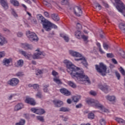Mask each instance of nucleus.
<instances>
[{
    "label": "nucleus",
    "mask_w": 125,
    "mask_h": 125,
    "mask_svg": "<svg viewBox=\"0 0 125 125\" xmlns=\"http://www.w3.org/2000/svg\"><path fill=\"white\" fill-rule=\"evenodd\" d=\"M99 87L104 93H108L109 92V86L106 84H104V85L100 84L99 85Z\"/></svg>",
    "instance_id": "obj_9"
},
{
    "label": "nucleus",
    "mask_w": 125,
    "mask_h": 125,
    "mask_svg": "<svg viewBox=\"0 0 125 125\" xmlns=\"http://www.w3.org/2000/svg\"><path fill=\"white\" fill-rule=\"evenodd\" d=\"M62 5H66L69 3V0H62L61 2Z\"/></svg>",
    "instance_id": "obj_38"
},
{
    "label": "nucleus",
    "mask_w": 125,
    "mask_h": 125,
    "mask_svg": "<svg viewBox=\"0 0 125 125\" xmlns=\"http://www.w3.org/2000/svg\"><path fill=\"white\" fill-rule=\"evenodd\" d=\"M37 18L39 22L42 24L43 28L47 31L49 32L51 30V28L54 29H57V26L53 23H51L50 21L45 19L41 15H37Z\"/></svg>",
    "instance_id": "obj_2"
},
{
    "label": "nucleus",
    "mask_w": 125,
    "mask_h": 125,
    "mask_svg": "<svg viewBox=\"0 0 125 125\" xmlns=\"http://www.w3.org/2000/svg\"><path fill=\"white\" fill-rule=\"evenodd\" d=\"M106 56L108 58H113V57H114V55L113 53H107L106 54Z\"/></svg>",
    "instance_id": "obj_47"
},
{
    "label": "nucleus",
    "mask_w": 125,
    "mask_h": 125,
    "mask_svg": "<svg viewBox=\"0 0 125 125\" xmlns=\"http://www.w3.org/2000/svg\"><path fill=\"white\" fill-rule=\"evenodd\" d=\"M33 87L35 90H39V88H40V85H39L38 84H34L33 85Z\"/></svg>",
    "instance_id": "obj_42"
},
{
    "label": "nucleus",
    "mask_w": 125,
    "mask_h": 125,
    "mask_svg": "<svg viewBox=\"0 0 125 125\" xmlns=\"http://www.w3.org/2000/svg\"><path fill=\"white\" fill-rule=\"evenodd\" d=\"M94 114L92 112H90L88 114V119H89L90 120H93L94 119Z\"/></svg>",
    "instance_id": "obj_37"
},
{
    "label": "nucleus",
    "mask_w": 125,
    "mask_h": 125,
    "mask_svg": "<svg viewBox=\"0 0 125 125\" xmlns=\"http://www.w3.org/2000/svg\"><path fill=\"white\" fill-rule=\"evenodd\" d=\"M5 55V54L4 53V52H0V58H2V57H4Z\"/></svg>",
    "instance_id": "obj_54"
},
{
    "label": "nucleus",
    "mask_w": 125,
    "mask_h": 125,
    "mask_svg": "<svg viewBox=\"0 0 125 125\" xmlns=\"http://www.w3.org/2000/svg\"><path fill=\"white\" fill-rule=\"evenodd\" d=\"M95 69L98 73L101 74L102 76H106L107 66H106V65L104 64L103 62L100 63L99 65L98 64H96Z\"/></svg>",
    "instance_id": "obj_4"
},
{
    "label": "nucleus",
    "mask_w": 125,
    "mask_h": 125,
    "mask_svg": "<svg viewBox=\"0 0 125 125\" xmlns=\"http://www.w3.org/2000/svg\"><path fill=\"white\" fill-rule=\"evenodd\" d=\"M27 36L30 42H38L39 41V38L36 33L28 31L27 33Z\"/></svg>",
    "instance_id": "obj_6"
},
{
    "label": "nucleus",
    "mask_w": 125,
    "mask_h": 125,
    "mask_svg": "<svg viewBox=\"0 0 125 125\" xmlns=\"http://www.w3.org/2000/svg\"><path fill=\"white\" fill-rule=\"evenodd\" d=\"M60 37H61V38H63L65 42H69V37H68V36H65V34L61 33L60 34Z\"/></svg>",
    "instance_id": "obj_29"
},
{
    "label": "nucleus",
    "mask_w": 125,
    "mask_h": 125,
    "mask_svg": "<svg viewBox=\"0 0 125 125\" xmlns=\"http://www.w3.org/2000/svg\"><path fill=\"white\" fill-rule=\"evenodd\" d=\"M51 17L54 21L57 22V21H59L60 19L58 15L57 14H53L51 15Z\"/></svg>",
    "instance_id": "obj_22"
},
{
    "label": "nucleus",
    "mask_w": 125,
    "mask_h": 125,
    "mask_svg": "<svg viewBox=\"0 0 125 125\" xmlns=\"http://www.w3.org/2000/svg\"><path fill=\"white\" fill-rule=\"evenodd\" d=\"M68 84L71 87H73V88H76L77 87V85H76V84L74 83L73 82L71 81H68L67 82Z\"/></svg>",
    "instance_id": "obj_35"
},
{
    "label": "nucleus",
    "mask_w": 125,
    "mask_h": 125,
    "mask_svg": "<svg viewBox=\"0 0 125 125\" xmlns=\"http://www.w3.org/2000/svg\"><path fill=\"white\" fill-rule=\"evenodd\" d=\"M76 28H77V29H82V25H81V23H77V26H76Z\"/></svg>",
    "instance_id": "obj_55"
},
{
    "label": "nucleus",
    "mask_w": 125,
    "mask_h": 125,
    "mask_svg": "<svg viewBox=\"0 0 125 125\" xmlns=\"http://www.w3.org/2000/svg\"><path fill=\"white\" fill-rule=\"evenodd\" d=\"M115 75L118 79V80H120L121 79V74L119 73L117 71L115 72Z\"/></svg>",
    "instance_id": "obj_49"
},
{
    "label": "nucleus",
    "mask_w": 125,
    "mask_h": 125,
    "mask_svg": "<svg viewBox=\"0 0 125 125\" xmlns=\"http://www.w3.org/2000/svg\"><path fill=\"white\" fill-rule=\"evenodd\" d=\"M73 10L74 14H75L76 16H78V17H81V16L83 14L82 9H81V8L78 6L74 7Z\"/></svg>",
    "instance_id": "obj_7"
},
{
    "label": "nucleus",
    "mask_w": 125,
    "mask_h": 125,
    "mask_svg": "<svg viewBox=\"0 0 125 125\" xmlns=\"http://www.w3.org/2000/svg\"><path fill=\"white\" fill-rule=\"evenodd\" d=\"M25 103H27V104H30L32 106H35V105H36V102L35 101V100H34V99L33 98H26L25 100Z\"/></svg>",
    "instance_id": "obj_13"
},
{
    "label": "nucleus",
    "mask_w": 125,
    "mask_h": 125,
    "mask_svg": "<svg viewBox=\"0 0 125 125\" xmlns=\"http://www.w3.org/2000/svg\"><path fill=\"white\" fill-rule=\"evenodd\" d=\"M116 121H117L119 124H121L122 125H125V121L122 118H116Z\"/></svg>",
    "instance_id": "obj_26"
},
{
    "label": "nucleus",
    "mask_w": 125,
    "mask_h": 125,
    "mask_svg": "<svg viewBox=\"0 0 125 125\" xmlns=\"http://www.w3.org/2000/svg\"><path fill=\"white\" fill-rule=\"evenodd\" d=\"M24 48L25 49H33V46L31 44L25 43L24 44Z\"/></svg>",
    "instance_id": "obj_33"
},
{
    "label": "nucleus",
    "mask_w": 125,
    "mask_h": 125,
    "mask_svg": "<svg viewBox=\"0 0 125 125\" xmlns=\"http://www.w3.org/2000/svg\"><path fill=\"white\" fill-rule=\"evenodd\" d=\"M100 123L101 125H106V121L104 119H102L100 120Z\"/></svg>",
    "instance_id": "obj_44"
},
{
    "label": "nucleus",
    "mask_w": 125,
    "mask_h": 125,
    "mask_svg": "<svg viewBox=\"0 0 125 125\" xmlns=\"http://www.w3.org/2000/svg\"><path fill=\"white\" fill-rule=\"evenodd\" d=\"M103 47H104V48L105 49V50H108V49L109 48V45H108V44H107V43L104 42L103 43Z\"/></svg>",
    "instance_id": "obj_43"
},
{
    "label": "nucleus",
    "mask_w": 125,
    "mask_h": 125,
    "mask_svg": "<svg viewBox=\"0 0 125 125\" xmlns=\"http://www.w3.org/2000/svg\"><path fill=\"white\" fill-rule=\"evenodd\" d=\"M43 74V70H38L36 71V76H41V75H42Z\"/></svg>",
    "instance_id": "obj_39"
},
{
    "label": "nucleus",
    "mask_w": 125,
    "mask_h": 125,
    "mask_svg": "<svg viewBox=\"0 0 125 125\" xmlns=\"http://www.w3.org/2000/svg\"><path fill=\"white\" fill-rule=\"evenodd\" d=\"M44 15L45 17L49 18V14L47 12H44Z\"/></svg>",
    "instance_id": "obj_58"
},
{
    "label": "nucleus",
    "mask_w": 125,
    "mask_h": 125,
    "mask_svg": "<svg viewBox=\"0 0 125 125\" xmlns=\"http://www.w3.org/2000/svg\"><path fill=\"white\" fill-rule=\"evenodd\" d=\"M86 102L90 106H93L95 107V108H97L98 109H100V110H102V111L106 112V111L104 110V106H103L101 104L99 103V102L97 100H95L93 99H89L86 100Z\"/></svg>",
    "instance_id": "obj_3"
},
{
    "label": "nucleus",
    "mask_w": 125,
    "mask_h": 125,
    "mask_svg": "<svg viewBox=\"0 0 125 125\" xmlns=\"http://www.w3.org/2000/svg\"><path fill=\"white\" fill-rule=\"evenodd\" d=\"M37 120H39V121H40V122H42V123H43L44 122V119L43 118V116H39L37 117Z\"/></svg>",
    "instance_id": "obj_41"
},
{
    "label": "nucleus",
    "mask_w": 125,
    "mask_h": 125,
    "mask_svg": "<svg viewBox=\"0 0 125 125\" xmlns=\"http://www.w3.org/2000/svg\"><path fill=\"white\" fill-rule=\"evenodd\" d=\"M82 64L85 66L87 67L88 64L87 63V62H86V60L85 59V58L84 57H82Z\"/></svg>",
    "instance_id": "obj_31"
},
{
    "label": "nucleus",
    "mask_w": 125,
    "mask_h": 125,
    "mask_svg": "<svg viewBox=\"0 0 125 125\" xmlns=\"http://www.w3.org/2000/svg\"><path fill=\"white\" fill-rule=\"evenodd\" d=\"M53 103L56 108H59L61 106H63V102L60 100H54L53 101Z\"/></svg>",
    "instance_id": "obj_10"
},
{
    "label": "nucleus",
    "mask_w": 125,
    "mask_h": 125,
    "mask_svg": "<svg viewBox=\"0 0 125 125\" xmlns=\"http://www.w3.org/2000/svg\"><path fill=\"white\" fill-rule=\"evenodd\" d=\"M120 54L123 58H125V51H122L121 53H120Z\"/></svg>",
    "instance_id": "obj_53"
},
{
    "label": "nucleus",
    "mask_w": 125,
    "mask_h": 125,
    "mask_svg": "<svg viewBox=\"0 0 125 125\" xmlns=\"http://www.w3.org/2000/svg\"><path fill=\"white\" fill-rule=\"evenodd\" d=\"M37 115H43L45 114V111L42 108L37 109Z\"/></svg>",
    "instance_id": "obj_25"
},
{
    "label": "nucleus",
    "mask_w": 125,
    "mask_h": 125,
    "mask_svg": "<svg viewBox=\"0 0 125 125\" xmlns=\"http://www.w3.org/2000/svg\"><path fill=\"white\" fill-rule=\"evenodd\" d=\"M13 96H14V95H11L10 96H9L8 98V100H11Z\"/></svg>",
    "instance_id": "obj_62"
},
{
    "label": "nucleus",
    "mask_w": 125,
    "mask_h": 125,
    "mask_svg": "<svg viewBox=\"0 0 125 125\" xmlns=\"http://www.w3.org/2000/svg\"><path fill=\"white\" fill-rule=\"evenodd\" d=\"M17 36L19 38H21V37H23V33L22 32H19L17 33Z\"/></svg>",
    "instance_id": "obj_56"
},
{
    "label": "nucleus",
    "mask_w": 125,
    "mask_h": 125,
    "mask_svg": "<svg viewBox=\"0 0 125 125\" xmlns=\"http://www.w3.org/2000/svg\"><path fill=\"white\" fill-rule=\"evenodd\" d=\"M70 108L65 107H62L60 108L59 111L60 112H70Z\"/></svg>",
    "instance_id": "obj_28"
},
{
    "label": "nucleus",
    "mask_w": 125,
    "mask_h": 125,
    "mask_svg": "<svg viewBox=\"0 0 125 125\" xmlns=\"http://www.w3.org/2000/svg\"><path fill=\"white\" fill-rule=\"evenodd\" d=\"M23 75L24 74H23V72H18L16 74V76H17V77H22Z\"/></svg>",
    "instance_id": "obj_52"
},
{
    "label": "nucleus",
    "mask_w": 125,
    "mask_h": 125,
    "mask_svg": "<svg viewBox=\"0 0 125 125\" xmlns=\"http://www.w3.org/2000/svg\"><path fill=\"white\" fill-rule=\"evenodd\" d=\"M60 91L61 93H62L64 95H66V96H69L71 95V92L67 90V89L66 88H62L60 90Z\"/></svg>",
    "instance_id": "obj_15"
},
{
    "label": "nucleus",
    "mask_w": 125,
    "mask_h": 125,
    "mask_svg": "<svg viewBox=\"0 0 125 125\" xmlns=\"http://www.w3.org/2000/svg\"><path fill=\"white\" fill-rule=\"evenodd\" d=\"M31 112H33V113H35L36 114H37V113L38 112V109H37L36 108H32L31 109Z\"/></svg>",
    "instance_id": "obj_51"
},
{
    "label": "nucleus",
    "mask_w": 125,
    "mask_h": 125,
    "mask_svg": "<svg viewBox=\"0 0 125 125\" xmlns=\"http://www.w3.org/2000/svg\"><path fill=\"white\" fill-rule=\"evenodd\" d=\"M81 38L83 39L85 43H87L88 42V36L83 35L81 37Z\"/></svg>",
    "instance_id": "obj_34"
},
{
    "label": "nucleus",
    "mask_w": 125,
    "mask_h": 125,
    "mask_svg": "<svg viewBox=\"0 0 125 125\" xmlns=\"http://www.w3.org/2000/svg\"><path fill=\"white\" fill-rule=\"evenodd\" d=\"M24 65V61L20 60L17 62V67H22Z\"/></svg>",
    "instance_id": "obj_30"
},
{
    "label": "nucleus",
    "mask_w": 125,
    "mask_h": 125,
    "mask_svg": "<svg viewBox=\"0 0 125 125\" xmlns=\"http://www.w3.org/2000/svg\"><path fill=\"white\" fill-rule=\"evenodd\" d=\"M82 107H83V104H79L76 105V108L77 109H79V108H82Z\"/></svg>",
    "instance_id": "obj_57"
},
{
    "label": "nucleus",
    "mask_w": 125,
    "mask_h": 125,
    "mask_svg": "<svg viewBox=\"0 0 125 125\" xmlns=\"http://www.w3.org/2000/svg\"><path fill=\"white\" fill-rule=\"evenodd\" d=\"M52 75H53V76H54V78H55V77H59L58 76V73H57L56 71L53 70L52 72Z\"/></svg>",
    "instance_id": "obj_46"
},
{
    "label": "nucleus",
    "mask_w": 125,
    "mask_h": 125,
    "mask_svg": "<svg viewBox=\"0 0 125 125\" xmlns=\"http://www.w3.org/2000/svg\"><path fill=\"white\" fill-rule=\"evenodd\" d=\"M3 31H4V32H7V33H10V30L7 28H4Z\"/></svg>",
    "instance_id": "obj_61"
},
{
    "label": "nucleus",
    "mask_w": 125,
    "mask_h": 125,
    "mask_svg": "<svg viewBox=\"0 0 125 125\" xmlns=\"http://www.w3.org/2000/svg\"><path fill=\"white\" fill-rule=\"evenodd\" d=\"M26 123V121L24 119H21L19 122L16 123L15 125H25Z\"/></svg>",
    "instance_id": "obj_27"
},
{
    "label": "nucleus",
    "mask_w": 125,
    "mask_h": 125,
    "mask_svg": "<svg viewBox=\"0 0 125 125\" xmlns=\"http://www.w3.org/2000/svg\"><path fill=\"white\" fill-rule=\"evenodd\" d=\"M19 52L21 53V54L24 56L26 59H29L30 60V59H32V54H29L27 53L26 51H23L22 50H20Z\"/></svg>",
    "instance_id": "obj_12"
},
{
    "label": "nucleus",
    "mask_w": 125,
    "mask_h": 125,
    "mask_svg": "<svg viewBox=\"0 0 125 125\" xmlns=\"http://www.w3.org/2000/svg\"><path fill=\"white\" fill-rule=\"evenodd\" d=\"M103 4L104 6H105V7H109V5L105 2H103Z\"/></svg>",
    "instance_id": "obj_59"
},
{
    "label": "nucleus",
    "mask_w": 125,
    "mask_h": 125,
    "mask_svg": "<svg viewBox=\"0 0 125 125\" xmlns=\"http://www.w3.org/2000/svg\"><path fill=\"white\" fill-rule=\"evenodd\" d=\"M105 98L110 102H116V97L114 96L107 95L105 97Z\"/></svg>",
    "instance_id": "obj_16"
},
{
    "label": "nucleus",
    "mask_w": 125,
    "mask_h": 125,
    "mask_svg": "<svg viewBox=\"0 0 125 125\" xmlns=\"http://www.w3.org/2000/svg\"><path fill=\"white\" fill-rule=\"evenodd\" d=\"M112 61L114 64H118V62L115 59H112Z\"/></svg>",
    "instance_id": "obj_60"
},
{
    "label": "nucleus",
    "mask_w": 125,
    "mask_h": 125,
    "mask_svg": "<svg viewBox=\"0 0 125 125\" xmlns=\"http://www.w3.org/2000/svg\"><path fill=\"white\" fill-rule=\"evenodd\" d=\"M0 3L5 10L8 9V3L7 0H0Z\"/></svg>",
    "instance_id": "obj_11"
},
{
    "label": "nucleus",
    "mask_w": 125,
    "mask_h": 125,
    "mask_svg": "<svg viewBox=\"0 0 125 125\" xmlns=\"http://www.w3.org/2000/svg\"><path fill=\"white\" fill-rule=\"evenodd\" d=\"M12 14L14 16V17H18V15L13 9H12Z\"/></svg>",
    "instance_id": "obj_45"
},
{
    "label": "nucleus",
    "mask_w": 125,
    "mask_h": 125,
    "mask_svg": "<svg viewBox=\"0 0 125 125\" xmlns=\"http://www.w3.org/2000/svg\"><path fill=\"white\" fill-rule=\"evenodd\" d=\"M99 51L102 54H104V53H105V52L104 51H103V50H102V49L101 48H99Z\"/></svg>",
    "instance_id": "obj_63"
},
{
    "label": "nucleus",
    "mask_w": 125,
    "mask_h": 125,
    "mask_svg": "<svg viewBox=\"0 0 125 125\" xmlns=\"http://www.w3.org/2000/svg\"><path fill=\"white\" fill-rule=\"evenodd\" d=\"M7 43V41H6L5 38L0 35V45L2 46L3 44H5V43Z\"/></svg>",
    "instance_id": "obj_18"
},
{
    "label": "nucleus",
    "mask_w": 125,
    "mask_h": 125,
    "mask_svg": "<svg viewBox=\"0 0 125 125\" xmlns=\"http://www.w3.org/2000/svg\"><path fill=\"white\" fill-rule=\"evenodd\" d=\"M37 52L34 53L32 55V58L33 59H42L45 56V54L42 51H40V49H38L36 50Z\"/></svg>",
    "instance_id": "obj_5"
},
{
    "label": "nucleus",
    "mask_w": 125,
    "mask_h": 125,
    "mask_svg": "<svg viewBox=\"0 0 125 125\" xmlns=\"http://www.w3.org/2000/svg\"><path fill=\"white\" fill-rule=\"evenodd\" d=\"M53 81L55 82L56 83H57V84H62V82H61V80L59 79V77H55L53 78Z\"/></svg>",
    "instance_id": "obj_21"
},
{
    "label": "nucleus",
    "mask_w": 125,
    "mask_h": 125,
    "mask_svg": "<svg viewBox=\"0 0 125 125\" xmlns=\"http://www.w3.org/2000/svg\"><path fill=\"white\" fill-rule=\"evenodd\" d=\"M119 27L120 30L125 34V24L124 23H121L119 24Z\"/></svg>",
    "instance_id": "obj_24"
},
{
    "label": "nucleus",
    "mask_w": 125,
    "mask_h": 125,
    "mask_svg": "<svg viewBox=\"0 0 125 125\" xmlns=\"http://www.w3.org/2000/svg\"><path fill=\"white\" fill-rule=\"evenodd\" d=\"M94 3L95 6V8H97V7H98L99 10H101V9H102V6H101V5L99 4V3L95 2Z\"/></svg>",
    "instance_id": "obj_36"
},
{
    "label": "nucleus",
    "mask_w": 125,
    "mask_h": 125,
    "mask_svg": "<svg viewBox=\"0 0 125 125\" xmlns=\"http://www.w3.org/2000/svg\"><path fill=\"white\" fill-rule=\"evenodd\" d=\"M36 96L38 98H42V92H41V91H38L36 95Z\"/></svg>",
    "instance_id": "obj_40"
},
{
    "label": "nucleus",
    "mask_w": 125,
    "mask_h": 125,
    "mask_svg": "<svg viewBox=\"0 0 125 125\" xmlns=\"http://www.w3.org/2000/svg\"><path fill=\"white\" fill-rule=\"evenodd\" d=\"M81 96H79V95H76V96H74L73 97H72V100L73 101V102L75 103H77L78 102H79V101H80V99H81Z\"/></svg>",
    "instance_id": "obj_20"
},
{
    "label": "nucleus",
    "mask_w": 125,
    "mask_h": 125,
    "mask_svg": "<svg viewBox=\"0 0 125 125\" xmlns=\"http://www.w3.org/2000/svg\"><path fill=\"white\" fill-rule=\"evenodd\" d=\"M19 83V80L17 78H12L8 82V84L12 86H16Z\"/></svg>",
    "instance_id": "obj_8"
},
{
    "label": "nucleus",
    "mask_w": 125,
    "mask_h": 125,
    "mask_svg": "<svg viewBox=\"0 0 125 125\" xmlns=\"http://www.w3.org/2000/svg\"><path fill=\"white\" fill-rule=\"evenodd\" d=\"M89 93L91 95H92L93 96H96V95H97V94L95 91L93 90L90 91Z\"/></svg>",
    "instance_id": "obj_48"
},
{
    "label": "nucleus",
    "mask_w": 125,
    "mask_h": 125,
    "mask_svg": "<svg viewBox=\"0 0 125 125\" xmlns=\"http://www.w3.org/2000/svg\"><path fill=\"white\" fill-rule=\"evenodd\" d=\"M10 63V59H5L3 60V65L8 67L9 63Z\"/></svg>",
    "instance_id": "obj_23"
},
{
    "label": "nucleus",
    "mask_w": 125,
    "mask_h": 125,
    "mask_svg": "<svg viewBox=\"0 0 125 125\" xmlns=\"http://www.w3.org/2000/svg\"><path fill=\"white\" fill-rule=\"evenodd\" d=\"M75 36L77 39H78L79 40H81L82 39V36L83 35H82V32L81 31L77 30L75 33Z\"/></svg>",
    "instance_id": "obj_19"
},
{
    "label": "nucleus",
    "mask_w": 125,
    "mask_h": 125,
    "mask_svg": "<svg viewBox=\"0 0 125 125\" xmlns=\"http://www.w3.org/2000/svg\"><path fill=\"white\" fill-rule=\"evenodd\" d=\"M69 54H70V55L73 57H82V54L78 52L70 50L69 51Z\"/></svg>",
    "instance_id": "obj_14"
},
{
    "label": "nucleus",
    "mask_w": 125,
    "mask_h": 125,
    "mask_svg": "<svg viewBox=\"0 0 125 125\" xmlns=\"http://www.w3.org/2000/svg\"><path fill=\"white\" fill-rule=\"evenodd\" d=\"M22 108H24V104H18L15 106L14 111H19V110H21Z\"/></svg>",
    "instance_id": "obj_17"
},
{
    "label": "nucleus",
    "mask_w": 125,
    "mask_h": 125,
    "mask_svg": "<svg viewBox=\"0 0 125 125\" xmlns=\"http://www.w3.org/2000/svg\"><path fill=\"white\" fill-rule=\"evenodd\" d=\"M11 3L14 5V6H19V2L17 0H10Z\"/></svg>",
    "instance_id": "obj_32"
},
{
    "label": "nucleus",
    "mask_w": 125,
    "mask_h": 125,
    "mask_svg": "<svg viewBox=\"0 0 125 125\" xmlns=\"http://www.w3.org/2000/svg\"><path fill=\"white\" fill-rule=\"evenodd\" d=\"M23 117L25 118V119H29V115L27 114H23Z\"/></svg>",
    "instance_id": "obj_64"
},
{
    "label": "nucleus",
    "mask_w": 125,
    "mask_h": 125,
    "mask_svg": "<svg viewBox=\"0 0 125 125\" xmlns=\"http://www.w3.org/2000/svg\"><path fill=\"white\" fill-rule=\"evenodd\" d=\"M63 63L66 64L67 71L71 76L72 78L75 79L77 82H82L87 83L90 84V81L87 76L85 75L83 70L80 68L75 66L73 63L67 60L63 61Z\"/></svg>",
    "instance_id": "obj_1"
},
{
    "label": "nucleus",
    "mask_w": 125,
    "mask_h": 125,
    "mask_svg": "<svg viewBox=\"0 0 125 125\" xmlns=\"http://www.w3.org/2000/svg\"><path fill=\"white\" fill-rule=\"evenodd\" d=\"M120 72H121V74H122V75L123 76H125V69L124 68H123L122 67L120 68Z\"/></svg>",
    "instance_id": "obj_50"
}]
</instances>
